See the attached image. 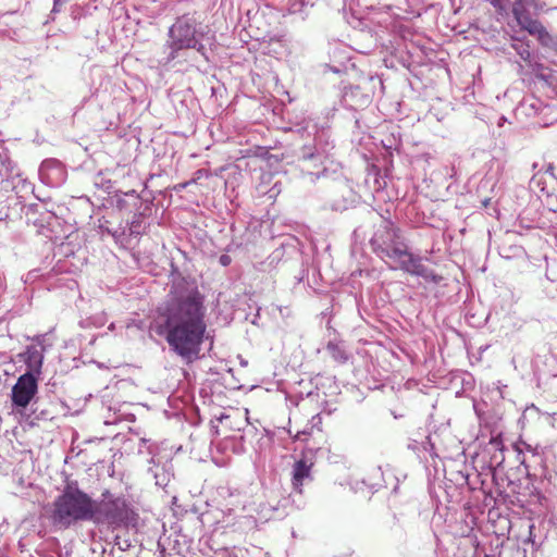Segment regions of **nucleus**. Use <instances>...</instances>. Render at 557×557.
I'll use <instances>...</instances> for the list:
<instances>
[{
  "label": "nucleus",
  "instance_id": "1",
  "mask_svg": "<svg viewBox=\"0 0 557 557\" xmlns=\"http://www.w3.org/2000/svg\"><path fill=\"white\" fill-rule=\"evenodd\" d=\"M163 315L170 348L187 362L197 359L207 333L205 296L197 287L175 290Z\"/></svg>",
  "mask_w": 557,
  "mask_h": 557
},
{
  "label": "nucleus",
  "instance_id": "2",
  "mask_svg": "<svg viewBox=\"0 0 557 557\" xmlns=\"http://www.w3.org/2000/svg\"><path fill=\"white\" fill-rule=\"evenodd\" d=\"M50 520L60 529H69L81 521L99 520L97 502L78 487L66 485L52 503Z\"/></svg>",
  "mask_w": 557,
  "mask_h": 557
},
{
  "label": "nucleus",
  "instance_id": "3",
  "mask_svg": "<svg viewBox=\"0 0 557 557\" xmlns=\"http://www.w3.org/2000/svg\"><path fill=\"white\" fill-rule=\"evenodd\" d=\"M205 30L196 17V13H185L178 16L169 28V47L171 48L169 59L174 60L178 51L188 49L203 54L205 46L201 42Z\"/></svg>",
  "mask_w": 557,
  "mask_h": 557
},
{
  "label": "nucleus",
  "instance_id": "4",
  "mask_svg": "<svg viewBox=\"0 0 557 557\" xmlns=\"http://www.w3.org/2000/svg\"><path fill=\"white\" fill-rule=\"evenodd\" d=\"M97 516L99 520H92L95 523L108 522L115 528L136 522L138 517L124 497L97 503Z\"/></svg>",
  "mask_w": 557,
  "mask_h": 557
},
{
  "label": "nucleus",
  "instance_id": "5",
  "mask_svg": "<svg viewBox=\"0 0 557 557\" xmlns=\"http://www.w3.org/2000/svg\"><path fill=\"white\" fill-rule=\"evenodd\" d=\"M370 245L373 252L383 260L385 258L395 259V248L401 250V248L406 246V244L400 240L399 228L395 227L391 222H385L375 231L370 240Z\"/></svg>",
  "mask_w": 557,
  "mask_h": 557
},
{
  "label": "nucleus",
  "instance_id": "6",
  "mask_svg": "<svg viewBox=\"0 0 557 557\" xmlns=\"http://www.w3.org/2000/svg\"><path fill=\"white\" fill-rule=\"evenodd\" d=\"M525 5L528 4L521 0L515 1L512 5V14L515 20L522 29L527 30L532 36H536L542 45L548 46L552 41V36L541 22L531 17V14L525 9Z\"/></svg>",
  "mask_w": 557,
  "mask_h": 557
},
{
  "label": "nucleus",
  "instance_id": "7",
  "mask_svg": "<svg viewBox=\"0 0 557 557\" xmlns=\"http://www.w3.org/2000/svg\"><path fill=\"white\" fill-rule=\"evenodd\" d=\"M38 377L26 372L17 379L12 388V401L15 406L25 408L29 405L38 389Z\"/></svg>",
  "mask_w": 557,
  "mask_h": 557
},
{
  "label": "nucleus",
  "instance_id": "8",
  "mask_svg": "<svg viewBox=\"0 0 557 557\" xmlns=\"http://www.w3.org/2000/svg\"><path fill=\"white\" fill-rule=\"evenodd\" d=\"M313 467L314 462L312 459L306 456H302L294 462L292 468V487L296 493L302 494L305 484L313 480Z\"/></svg>",
  "mask_w": 557,
  "mask_h": 557
},
{
  "label": "nucleus",
  "instance_id": "9",
  "mask_svg": "<svg viewBox=\"0 0 557 557\" xmlns=\"http://www.w3.org/2000/svg\"><path fill=\"white\" fill-rule=\"evenodd\" d=\"M394 255L399 261V269L416 276L428 277L429 271L426 267L422 263V259L418 256L411 253L407 245L400 249L395 248Z\"/></svg>",
  "mask_w": 557,
  "mask_h": 557
},
{
  "label": "nucleus",
  "instance_id": "10",
  "mask_svg": "<svg viewBox=\"0 0 557 557\" xmlns=\"http://www.w3.org/2000/svg\"><path fill=\"white\" fill-rule=\"evenodd\" d=\"M22 357L27 367V372L38 377L41 374L44 363V348L28 346Z\"/></svg>",
  "mask_w": 557,
  "mask_h": 557
},
{
  "label": "nucleus",
  "instance_id": "11",
  "mask_svg": "<svg viewBox=\"0 0 557 557\" xmlns=\"http://www.w3.org/2000/svg\"><path fill=\"white\" fill-rule=\"evenodd\" d=\"M307 435H309V433H308V432H306V431H300V432H297V434L295 435V437H294V438H295L296 441H307V438H306V437H304V436H307Z\"/></svg>",
  "mask_w": 557,
  "mask_h": 557
},
{
  "label": "nucleus",
  "instance_id": "12",
  "mask_svg": "<svg viewBox=\"0 0 557 557\" xmlns=\"http://www.w3.org/2000/svg\"><path fill=\"white\" fill-rule=\"evenodd\" d=\"M541 178H542V175L541 174H536V175L533 176L532 181L539 185Z\"/></svg>",
  "mask_w": 557,
  "mask_h": 557
},
{
  "label": "nucleus",
  "instance_id": "13",
  "mask_svg": "<svg viewBox=\"0 0 557 557\" xmlns=\"http://www.w3.org/2000/svg\"><path fill=\"white\" fill-rule=\"evenodd\" d=\"M228 261H230V258L227 256H222L221 257V263L226 265L228 264Z\"/></svg>",
  "mask_w": 557,
  "mask_h": 557
},
{
  "label": "nucleus",
  "instance_id": "14",
  "mask_svg": "<svg viewBox=\"0 0 557 557\" xmlns=\"http://www.w3.org/2000/svg\"><path fill=\"white\" fill-rule=\"evenodd\" d=\"M530 55V52L527 51V57H523V59H527Z\"/></svg>",
  "mask_w": 557,
  "mask_h": 557
}]
</instances>
